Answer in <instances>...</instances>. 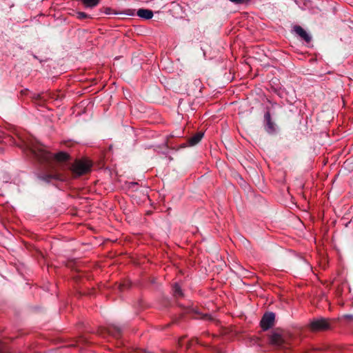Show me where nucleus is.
Listing matches in <instances>:
<instances>
[{
  "label": "nucleus",
  "mask_w": 353,
  "mask_h": 353,
  "mask_svg": "<svg viewBox=\"0 0 353 353\" xmlns=\"http://www.w3.org/2000/svg\"><path fill=\"white\" fill-rule=\"evenodd\" d=\"M39 178L47 182H50L53 179H61L59 174L57 173L43 174L39 176Z\"/></svg>",
  "instance_id": "nucleus-10"
},
{
  "label": "nucleus",
  "mask_w": 353,
  "mask_h": 353,
  "mask_svg": "<svg viewBox=\"0 0 353 353\" xmlns=\"http://www.w3.org/2000/svg\"><path fill=\"white\" fill-rule=\"evenodd\" d=\"M311 329L314 331L325 330L330 327L329 322L325 319L314 320L310 323Z\"/></svg>",
  "instance_id": "nucleus-4"
},
{
  "label": "nucleus",
  "mask_w": 353,
  "mask_h": 353,
  "mask_svg": "<svg viewBox=\"0 0 353 353\" xmlns=\"http://www.w3.org/2000/svg\"><path fill=\"white\" fill-rule=\"evenodd\" d=\"M86 8H94L97 6L100 0H81Z\"/></svg>",
  "instance_id": "nucleus-11"
},
{
  "label": "nucleus",
  "mask_w": 353,
  "mask_h": 353,
  "mask_svg": "<svg viewBox=\"0 0 353 353\" xmlns=\"http://www.w3.org/2000/svg\"><path fill=\"white\" fill-rule=\"evenodd\" d=\"M137 14L139 17L145 19H150L153 17L152 11L150 10H148V9H143V8L139 9V10H138Z\"/></svg>",
  "instance_id": "nucleus-8"
},
{
  "label": "nucleus",
  "mask_w": 353,
  "mask_h": 353,
  "mask_svg": "<svg viewBox=\"0 0 353 353\" xmlns=\"http://www.w3.org/2000/svg\"><path fill=\"white\" fill-rule=\"evenodd\" d=\"M229 1L235 4L247 3L250 1V0H229Z\"/></svg>",
  "instance_id": "nucleus-14"
},
{
  "label": "nucleus",
  "mask_w": 353,
  "mask_h": 353,
  "mask_svg": "<svg viewBox=\"0 0 353 353\" xmlns=\"http://www.w3.org/2000/svg\"><path fill=\"white\" fill-rule=\"evenodd\" d=\"M173 292L174 295L176 297H180L183 296V292L181 289L180 285L178 283H175L173 286Z\"/></svg>",
  "instance_id": "nucleus-12"
},
{
  "label": "nucleus",
  "mask_w": 353,
  "mask_h": 353,
  "mask_svg": "<svg viewBox=\"0 0 353 353\" xmlns=\"http://www.w3.org/2000/svg\"><path fill=\"white\" fill-rule=\"evenodd\" d=\"M91 162L88 159L76 160L71 165L70 170L75 176L87 174L90 171Z\"/></svg>",
  "instance_id": "nucleus-2"
},
{
  "label": "nucleus",
  "mask_w": 353,
  "mask_h": 353,
  "mask_svg": "<svg viewBox=\"0 0 353 353\" xmlns=\"http://www.w3.org/2000/svg\"><path fill=\"white\" fill-rule=\"evenodd\" d=\"M270 340L271 344L276 347L282 348L285 347L286 341L285 336L281 333H272L270 336Z\"/></svg>",
  "instance_id": "nucleus-3"
},
{
  "label": "nucleus",
  "mask_w": 353,
  "mask_h": 353,
  "mask_svg": "<svg viewBox=\"0 0 353 353\" xmlns=\"http://www.w3.org/2000/svg\"><path fill=\"white\" fill-rule=\"evenodd\" d=\"M294 30L297 35H299L302 39H303L307 43H309L311 41V37L301 26H296L294 28Z\"/></svg>",
  "instance_id": "nucleus-6"
},
{
  "label": "nucleus",
  "mask_w": 353,
  "mask_h": 353,
  "mask_svg": "<svg viewBox=\"0 0 353 353\" xmlns=\"http://www.w3.org/2000/svg\"><path fill=\"white\" fill-rule=\"evenodd\" d=\"M125 14H127V15H130V16H133L134 14V10H127L125 12Z\"/></svg>",
  "instance_id": "nucleus-15"
},
{
  "label": "nucleus",
  "mask_w": 353,
  "mask_h": 353,
  "mask_svg": "<svg viewBox=\"0 0 353 353\" xmlns=\"http://www.w3.org/2000/svg\"><path fill=\"white\" fill-rule=\"evenodd\" d=\"M265 121V129L267 132L271 133L274 131V124L272 121L270 113L267 112L264 115Z\"/></svg>",
  "instance_id": "nucleus-7"
},
{
  "label": "nucleus",
  "mask_w": 353,
  "mask_h": 353,
  "mask_svg": "<svg viewBox=\"0 0 353 353\" xmlns=\"http://www.w3.org/2000/svg\"><path fill=\"white\" fill-rule=\"evenodd\" d=\"M179 344H180V345H183V344H182V341H179Z\"/></svg>",
  "instance_id": "nucleus-16"
},
{
  "label": "nucleus",
  "mask_w": 353,
  "mask_h": 353,
  "mask_svg": "<svg viewBox=\"0 0 353 353\" xmlns=\"http://www.w3.org/2000/svg\"><path fill=\"white\" fill-rule=\"evenodd\" d=\"M203 137V133L201 132H197L188 139L189 145L193 146L197 144Z\"/></svg>",
  "instance_id": "nucleus-9"
},
{
  "label": "nucleus",
  "mask_w": 353,
  "mask_h": 353,
  "mask_svg": "<svg viewBox=\"0 0 353 353\" xmlns=\"http://www.w3.org/2000/svg\"><path fill=\"white\" fill-rule=\"evenodd\" d=\"M77 15V18L79 19H84L90 17L88 14L83 12H78Z\"/></svg>",
  "instance_id": "nucleus-13"
},
{
  "label": "nucleus",
  "mask_w": 353,
  "mask_h": 353,
  "mask_svg": "<svg viewBox=\"0 0 353 353\" xmlns=\"http://www.w3.org/2000/svg\"><path fill=\"white\" fill-rule=\"evenodd\" d=\"M24 148L40 161H49L54 158L57 161L63 162L68 159V154L64 152H60L53 156L45 146L34 140L24 143Z\"/></svg>",
  "instance_id": "nucleus-1"
},
{
  "label": "nucleus",
  "mask_w": 353,
  "mask_h": 353,
  "mask_svg": "<svg viewBox=\"0 0 353 353\" xmlns=\"http://www.w3.org/2000/svg\"><path fill=\"white\" fill-rule=\"evenodd\" d=\"M274 319L275 315L274 313H265L261 321V326L263 330H267L270 328L274 324Z\"/></svg>",
  "instance_id": "nucleus-5"
}]
</instances>
